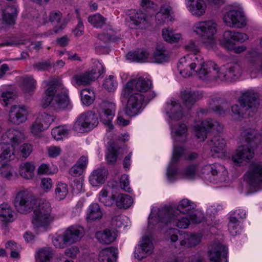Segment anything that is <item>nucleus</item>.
Returning a JSON list of instances; mask_svg holds the SVG:
<instances>
[{"instance_id": "2eb2a0df", "label": "nucleus", "mask_w": 262, "mask_h": 262, "mask_svg": "<svg viewBox=\"0 0 262 262\" xmlns=\"http://www.w3.org/2000/svg\"><path fill=\"white\" fill-rule=\"evenodd\" d=\"M151 86V82L150 80L140 77L138 79H133L126 83L123 89L121 95L125 98L127 97L135 90L139 92H145L149 90Z\"/></svg>"}, {"instance_id": "a18cd8bd", "label": "nucleus", "mask_w": 262, "mask_h": 262, "mask_svg": "<svg viewBox=\"0 0 262 262\" xmlns=\"http://www.w3.org/2000/svg\"><path fill=\"white\" fill-rule=\"evenodd\" d=\"M226 144L225 140L220 136H214L209 142L211 151L215 153L222 152Z\"/></svg>"}, {"instance_id": "13d9d810", "label": "nucleus", "mask_w": 262, "mask_h": 262, "mask_svg": "<svg viewBox=\"0 0 262 262\" xmlns=\"http://www.w3.org/2000/svg\"><path fill=\"white\" fill-rule=\"evenodd\" d=\"M36 81L32 76H26L23 80V88L27 93H31L36 89Z\"/></svg>"}, {"instance_id": "37998d69", "label": "nucleus", "mask_w": 262, "mask_h": 262, "mask_svg": "<svg viewBox=\"0 0 262 262\" xmlns=\"http://www.w3.org/2000/svg\"><path fill=\"white\" fill-rule=\"evenodd\" d=\"M247 57L249 58V70L251 72L259 71L261 73L262 76V61L258 68H255L256 62L259 59V54L258 52L252 49L247 53Z\"/></svg>"}, {"instance_id": "cd10ccee", "label": "nucleus", "mask_w": 262, "mask_h": 262, "mask_svg": "<svg viewBox=\"0 0 262 262\" xmlns=\"http://www.w3.org/2000/svg\"><path fill=\"white\" fill-rule=\"evenodd\" d=\"M28 112L24 107L13 105L9 112V121L14 124L19 125L27 119Z\"/></svg>"}, {"instance_id": "7ed1b4c3", "label": "nucleus", "mask_w": 262, "mask_h": 262, "mask_svg": "<svg viewBox=\"0 0 262 262\" xmlns=\"http://www.w3.org/2000/svg\"><path fill=\"white\" fill-rule=\"evenodd\" d=\"M51 204L48 201L41 200L37 208L33 212L32 224L33 228L37 231H46L49 225L55 219V215L51 213Z\"/></svg>"}, {"instance_id": "e2e57ef3", "label": "nucleus", "mask_w": 262, "mask_h": 262, "mask_svg": "<svg viewBox=\"0 0 262 262\" xmlns=\"http://www.w3.org/2000/svg\"><path fill=\"white\" fill-rule=\"evenodd\" d=\"M239 221L235 219L234 217H230L228 224V230L231 234L235 236L241 232V227L239 226Z\"/></svg>"}, {"instance_id": "aec40b11", "label": "nucleus", "mask_w": 262, "mask_h": 262, "mask_svg": "<svg viewBox=\"0 0 262 262\" xmlns=\"http://www.w3.org/2000/svg\"><path fill=\"white\" fill-rule=\"evenodd\" d=\"M246 177L250 186L256 187L262 183V163H252L247 171Z\"/></svg>"}, {"instance_id": "c03bdc74", "label": "nucleus", "mask_w": 262, "mask_h": 262, "mask_svg": "<svg viewBox=\"0 0 262 262\" xmlns=\"http://www.w3.org/2000/svg\"><path fill=\"white\" fill-rule=\"evenodd\" d=\"M171 7L168 5H163L161 7L160 10L156 16L155 19L157 24L159 25H162L167 21L170 15Z\"/></svg>"}, {"instance_id": "dca6fc26", "label": "nucleus", "mask_w": 262, "mask_h": 262, "mask_svg": "<svg viewBox=\"0 0 262 262\" xmlns=\"http://www.w3.org/2000/svg\"><path fill=\"white\" fill-rule=\"evenodd\" d=\"M116 104L114 102L103 101L99 105L97 112L99 115L101 121L107 125L108 130L113 128L112 120L115 116Z\"/></svg>"}, {"instance_id": "79ce46f5", "label": "nucleus", "mask_w": 262, "mask_h": 262, "mask_svg": "<svg viewBox=\"0 0 262 262\" xmlns=\"http://www.w3.org/2000/svg\"><path fill=\"white\" fill-rule=\"evenodd\" d=\"M149 52L143 49H138L134 52H129L127 58L132 61L146 62L149 57Z\"/></svg>"}, {"instance_id": "6e6552de", "label": "nucleus", "mask_w": 262, "mask_h": 262, "mask_svg": "<svg viewBox=\"0 0 262 262\" xmlns=\"http://www.w3.org/2000/svg\"><path fill=\"white\" fill-rule=\"evenodd\" d=\"M36 203V200L33 193L26 189L18 191L14 200L16 210L21 214L30 212Z\"/></svg>"}, {"instance_id": "72a5a7b5", "label": "nucleus", "mask_w": 262, "mask_h": 262, "mask_svg": "<svg viewBox=\"0 0 262 262\" xmlns=\"http://www.w3.org/2000/svg\"><path fill=\"white\" fill-rule=\"evenodd\" d=\"M118 257V249L110 247L103 249L99 254L100 262H116Z\"/></svg>"}, {"instance_id": "c9c22d12", "label": "nucleus", "mask_w": 262, "mask_h": 262, "mask_svg": "<svg viewBox=\"0 0 262 262\" xmlns=\"http://www.w3.org/2000/svg\"><path fill=\"white\" fill-rule=\"evenodd\" d=\"M202 95L199 92H192L184 91L182 92L181 98L186 107L190 109L195 102L202 98Z\"/></svg>"}, {"instance_id": "09e8293b", "label": "nucleus", "mask_w": 262, "mask_h": 262, "mask_svg": "<svg viewBox=\"0 0 262 262\" xmlns=\"http://www.w3.org/2000/svg\"><path fill=\"white\" fill-rule=\"evenodd\" d=\"M169 57L167 52L162 46L159 45L157 47L156 51L153 54L154 62L161 63L168 60Z\"/></svg>"}, {"instance_id": "8fccbe9b", "label": "nucleus", "mask_w": 262, "mask_h": 262, "mask_svg": "<svg viewBox=\"0 0 262 262\" xmlns=\"http://www.w3.org/2000/svg\"><path fill=\"white\" fill-rule=\"evenodd\" d=\"M187 128L185 124H180L172 128V132L176 135L175 140L177 142H184L186 140Z\"/></svg>"}, {"instance_id": "39448f33", "label": "nucleus", "mask_w": 262, "mask_h": 262, "mask_svg": "<svg viewBox=\"0 0 262 262\" xmlns=\"http://www.w3.org/2000/svg\"><path fill=\"white\" fill-rule=\"evenodd\" d=\"M248 39V36L245 33L228 30L225 31L223 38L220 40V43L227 50L233 51L236 54H239L245 51L247 48L244 45L235 47V42L242 43Z\"/></svg>"}, {"instance_id": "4d7b16f0", "label": "nucleus", "mask_w": 262, "mask_h": 262, "mask_svg": "<svg viewBox=\"0 0 262 262\" xmlns=\"http://www.w3.org/2000/svg\"><path fill=\"white\" fill-rule=\"evenodd\" d=\"M68 193V187L66 183H58L55 190V198L60 201L63 200Z\"/></svg>"}, {"instance_id": "f8f14e48", "label": "nucleus", "mask_w": 262, "mask_h": 262, "mask_svg": "<svg viewBox=\"0 0 262 262\" xmlns=\"http://www.w3.org/2000/svg\"><path fill=\"white\" fill-rule=\"evenodd\" d=\"M98 123L96 115L92 111H88L77 117L74 127L77 131L88 132L96 127Z\"/></svg>"}, {"instance_id": "f704fd0d", "label": "nucleus", "mask_w": 262, "mask_h": 262, "mask_svg": "<svg viewBox=\"0 0 262 262\" xmlns=\"http://www.w3.org/2000/svg\"><path fill=\"white\" fill-rule=\"evenodd\" d=\"M180 234V245L184 247L195 246L200 243L201 240V236L199 234H189L186 232H184L183 234Z\"/></svg>"}, {"instance_id": "c756f323", "label": "nucleus", "mask_w": 262, "mask_h": 262, "mask_svg": "<svg viewBox=\"0 0 262 262\" xmlns=\"http://www.w3.org/2000/svg\"><path fill=\"white\" fill-rule=\"evenodd\" d=\"M108 174L107 170L104 168H99L94 170L89 177V181L93 186H98L103 184Z\"/></svg>"}, {"instance_id": "5fc2aeb1", "label": "nucleus", "mask_w": 262, "mask_h": 262, "mask_svg": "<svg viewBox=\"0 0 262 262\" xmlns=\"http://www.w3.org/2000/svg\"><path fill=\"white\" fill-rule=\"evenodd\" d=\"M54 116L51 114L42 113L38 114L36 120H37V122H40L42 124L44 128L47 129L54 121Z\"/></svg>"}, {"instance_id": "58836bf2", "label": "nucleus", "mask_w": 262, "mask_h": 262, "mask_svg": "<svg viewBox=\"0 0 262 262\" xmlns=\"http://www.w3.org/2000/svg\"><path fill=\"white\" fill-rule=\"evenodd\" d=\"M14 147L3 141L0 143V162L4 160H11L14 157Z\"/></svg>"}, {"instance_id": "f3484780", "label": "nucleus", "mask_w": 262, "mask_h": 262, "mask_svg": "<svg viewBox=\"0 0 262 262\" xmlns=\"http://www.w3.org/2000/svg\"><path fill=\"white\" fill-rule=\"evenodd\" d=\"M127 98L128 100L125 114L129 117H134L140 114L142 110L144 96L139 93L133 92Z\"/></svg>"}, {"instance_id": "ddd939ff", "label": "nucleus", "mask_w": 262, "mask_h": 262, "mask_svg": "<svg viewBox=\"0 0 262 262\" xmlns=\"http://www.w3.org/2000/svg\"><path fill=\"white\" fill-rule=\"evenodd\" d=\"M230 104L220 97L211 98L206 109H201L200 112L202 114L214 113L219 116H224L229 114Z\"/></svg>"}, {"instance_id": "20e7f679", "label": "nucleus", "mask_w": 262, "mask_h": 262, "mask_svg": "<svg viewBox=\"0 0 262 262\" xmlns=\"http://www.w3.org/2000/svg\"><path fill=\"white\" fill-rule=\"evenodd\" d=\"M257 95L253 91H247L238 99L239 105L235 104L231 107L234 115L238 117L252 116L256 112L258 105Z\"/></svg>"}, {"instance_id": "9d476101", "label": "nucleus", "mask_w": 262, "mask_h": 262, "mask_svg": "<svg viewBox=\"0 0 262 262\" xmlns=\"http://www.w3.org/2000/svg\"><path fill=\"white\" fill-rule=\"evenodd\" d=\"M202 172L206 174L205 178L212 183L225 182L228 177V171L226 168L219 163L205 166Z\"/></svg>"}, {"instance_id": "b1692460", "label": "nucleus", "mask_w": 262, "mask_h": 262, "mask_svg": "<svg viewBox=\"0 0 262 262\" xmlns=\"http://www.w3.org/2000/svg\"><path fill=\"white\" fill-rule=\"evenodd\" d=\"M227 248L220 243H214L209 251L211 262H227Z\"/></svg>"}, {"instance_id": "a878e982", "label": "nucleus", "mask_w": 262, "mask_h": 262, "mask_svg": "<svg viewBox=\"0 0 262 262\" xmlns=\"http://www.w3.org/2000/svg\"><path fill=\"white\" fill-rule=\"evenodd\" d=\"M25 136L23 130L16 128L8 129L2 136V141L9 143L13 146L19 144L25 139Z\"/></svg>"}, {"instance_id": "bf43d9fd", "label": "nucleus", "mask_w": 262, "mask_h": 262, "mask_svg": "<svg viewBox=\"0 0 262 262\" xmlns=\"http://www.w3.org/2000/svg\"><path fill=\"white\" fill-rule=\"evenodd\" d=\"M115 196L112 194L108 195V192L105 189H102L99 193V201L102 203L105 206H111L115 201Z\"/></svg>"}, {"instance_id": "4468645a", "label": "nucleus", "mask_w": 262, "mask_h": 262, "mask_svg": "<svg viewBox=\"0 0 262 262\" xmlns=\"http://www.w3.org/2000/svg\"><path fill=\"white\" fill-rule=\"evenodd\" d=\"M223 126L219 122L211 119H206L200 124L195 126V136L200 141H203L207 137V133L209 130H216L221 132Z\"/></svg>"}, {"instance_id": "393cba45", "label": "nucleus", "mask_w": 262, "mask_h": 262, "mask_svg": "<svg viewBox=\"0 0 262 262\" xmlns=\"http://www.w3.org/2000/svg\"><path fill=\"white\" fill-rule=\"evenodd\" d=\"M165 112L170 119L173 120H179L183 116V108L179 102L174 99L166 102Z\"/></svg>"}, {"instance_id": "473e14b6", "label": "nucleus", "mask_w": 262, "mask_h": 262, "mask_svg": "<svg viewBox=\"0 0 262 262\" xmlns=\"http://www.w3.org/2000/svg\"><path fill=\"white\" fill-rule=\"evenodd\" d=\"M14 213V212L9 204L6 203L0 204V220L5 227L7 224L13 221Z\"/></svg>"}, {"instance_id": "a19ab883", "label": "nucleus", "mask_w": 262, "mask_h": 262, "mask_svg": "<svg viewBox=\"0 0 262 262\" xmlns=\"http://www.w3.org/2000/svg\"><path fill=\"white\" fill-rule=\"evenodd\" d=\"M35 168V166L33 162H26L23 163L19 166V174L25 179H32L34 175Z\"/></svg>"}, {"instance_id": "052dcab7", "label": "nucleus", "mask_w": 262, "mask_h": 262, "mask_svg": "<svg viewBox=\"0 0 262 262\" xmlns=\"http://www.w3.org/2000/svg\"><path fill=\"white\" fill-rule=\"evenodd\" d=\"M241 137L242 140L251 145L252 142H255L256 132L251 129H247L241 133Z\"/></svg>"}, {"instance_id": "de8ad7c7", "label": "nucleus", "mask_w": 262, "mask_h": 262, "mask_svg": "<svg viewBox=\"0 0 262 262\" xmlns=\"http://www.w3.org/2000/svg\"><path fill=\"white\" fill-rule=\"evenodd\" d=\"M116 205L119 208L127 209L133 203L132 198L126 194H119L116 198Z\"/></svg>"}, {"instance_id": "2f4dec72", "label": "nucleus", "mask_w": 262, "mask_h": 262, "mask_svg": "<svg viewBox=\"0 0 262 262\" xmlns=\"http://www.w3.org/2000/svg\"><path fill=\"white\" fill-rule=\"evenodd\" d=\"M187 6L192 15L195 16L203 15L206 10V5L202 0H187Z\"/></svg>"}, {"instance_id": "69168bd1", "label": "nucleus", "mask_w": 262, "mask_h": 262, "mask_svg": "<svg viewBox=\"0 0 262 262\" xmlns=\"http://www.w3.org/2000/svg\"><path fill=\"white\" fill-rule=\"evenodd\" d=\"M0 174L2 177L7 180H12L15 177L12 168L8 165L2 166L0 168Z\"/></svg>"}, {"instance_id": "49530a36", "label": "nucleus", "mask_w": 262, "mask_h": 262, "mask_svg": "<svg viewBox=\"0 0 262 262\" xmlns=\"http://www.w3.org/2000/svg\"><path fill=\"white\" fill-rule=\"evenodd\" d=\"M102 216L101 208L97 203L91 204L88 209L86 219L89 221L100 220Z\"/></svg>"}, {"instance_id": "c85d7f7f", "label": "nucleus", "mask_w": 262, "mask_h": 262, "mask_svg": "<svg viewBox=\"0 0 262 262\" xmlns=\"http://www.w3.org/2000/svg\"><path fill=\"white\" fill-rule=\"evenodd\" d=\"M83 235L84 229L80 226L70 227L63 233L65 242L68 245H71L79 241Z\"/></svg>"}, {"instance_id": "5701e85b", "label": "nucleus", "mask_w": 262, "mask_h": 262, "mask_svg": "<svg viewBox=\"0 0 262 262\" xmlns=\"http://www.w3.org/2000/svg\"><path fill=\"white\" fill-rule=\"evenodd\" d=\"M253 156L254 151L250 145H242L238 147L232 156V160L235 163L241 164L244 161L249 162Z\"/></svg>"}, {"instance_id": "f257e3e1", "label": "nucleus", "mask_w": 262, "mask_h": 262, "mask_svg": "<svg viewBox=\"0 0 262 262\" xmlns=\"http://www.w3.org/2000/svg\"><path fill=\"white\" fill-rule=\"evenodd\" d=\"M216 63L212 61L204 62L202 56L197 54H188L181 58L178 64L180 74L183 77L190 76L191 74L188 71H194L198 74L199 78L203 80L213 81L216 73Z\"/></svg>"}, {"instance_id": "0eeeda50", "label": "nucleus", "mask_w": 262, "mask_h": 262, "mask_svg": "<svg viewBox=\"0 0 262 262\" xmlns=\"http://www.w3.org/2000/svg\"><path fill=\"white\" fill-rule=\"evenodd\" d=\"M215 71L216 73L214 76V80L231 81L237 78L241 74L242 70L239 61L229 62L221 68L216 64Z\"/></svg>"}, {"instance_id": "6e6d98bb", "label": "nucleus", "mask_w": 262, "mask_h": 262, "mask_svg": "<svg viewBox=\"0 0 262 262\" xmlns=\"http://www.w3.org/2000/svg\"><path fill=\"white\" fill-rule=\"evenodd\" d=\"M106 20V18L104 17L99 13L94 14L88 17L89 22L94 27L97 28H102L103 26L105 24Z\"/></svg>"}, {"instance_id": "f03ea898", "label": "nucleus", "mask_w": 262, "mask_h": 262, "mask_svg": "<svg viewBox=\"0 0 262 262\" xmlns=\"http://www.w3.org/2000/svg\"><path fill=\"white\" fill-rule=\"evenodd\" d=\"M49 87L45 91V96L42 99V106L44 108L50 106L54 110H60L70 107V100L66 93H57L55 81H51Z\"/></svg>"}, {"instance_id": "3c124183", "label": "nucleus", "mask_w": 262, "mask_h": 262, "mask_svg": "<svg viewBox=\"0 0 262 262\" xmlns=\"http://www.w3.org/2000/svg\"><path fill=\"white\" fill-rule=\"evenodd\" d=\"M53 253L51 248H44L38 251L36 258L39 262H51Z\"/></svg>"}, {"instance_id": "4be33fe9", "label": "nucleus", "mask_w": 262, "mask_h": 262, "mask_svg": "<svg viewBox=\"0 0 262 262\" xmlns=\"http://www.w3.org/2000/svg\"><path fill=\"white\" fill-rule=\"evenodd\" d=\"M153 249L154 245L150 238L148 236H144L136 247L134 252L135 257L141 260L150 255Z\"/></svg>"}, {"instance_id": "603ef678", "label": "nucleus", "mask_w": 262, "mask_h": 262, "mask_svg": "<svg viewBox=\"0 0 262 262\" xmlns=\"http://www.w3.org/2000/svg\"><path fill=\"white\" fill-rule=\"evenodd\" d=\"M80 95L82 103L87 106L91 105L95 99L94 92L89 89H83Z\"/></svg>"}, {"instance_id": "774afa93", "label": "nucleus", "mask_w": 262, "mask_h": 262, "mask_svg": "<svg viewBox=\"0 0 262 262\" xmlns=\"http://www.w3.org/2000/svg\"><path fill=\"white\" fill-rule=\"evenodd\" d=\"M126 216L123 215H117L113 216L111 221V226L114 228H119L124 226V221Z\"/></svg>"}, {"instance_id": "7c9ffc66", "label": "nucleus", "mask_w": 262, "mask_h": 262, "mask_svg": "<svg viewBox=\"0 0 262 262\" xmlns=\"http://www.w3.org/2000/svg\"><path fill=\"white\" fill-rule=\"evenodd\" d=\"M17 15V10L13 6H7L3 11L2 24L5 26H11L15 23Z\"/></svg>"}, {"instance_id": "338daca9", "label": "nucleus", "mask_w": 262, "mask_h": 262, "mask_svg": "<svg viewBox=\"0 0 262 262\" xmlns=\"http://www.w3.org/2000/svg\"><path fill=\"white\" fill-rule=\"evenodd\" d=\"M93 69L90 70L92 73L97 75V78L104 72V68L102 64L97 60L93 59Z\"/></svg>"}, {"instance_id": "a211bd4d", "label": "nucleus", "mask_w": 262, "mask_h": 262, "mask_svg": "<svg viewBox=\"0 0 262 262\" xmlns=\"http://www.w3.org/2000/svg\"><path fill=\"white\" fill-rule=\"evenodd\" d=\"M71 17L69 15L62 18V14L59 11H53L50 12L49 19L50 22L54 26L53 29L50 30L45 33L47 36L57 34L61 31L66 27Z\"/></svg>"}, {"instance_id": "423d86ee", "label": "nucleus", "mask_w": 262, "mask_h": 262, "mask_svg": "<svg viewBox=\"0 0 262 262\" xmlns=\"http://www.w3.org/2000/svg\"><path fill=\"white\" fill-rule=\"evenodd\" d=\"M157 220L160 224H164L167 226L172 225L182 229L187 228L190 223V220L187 217L177 219L173 210L169 207H165L159 210Z\"/></svg>"}, {"instance_id": "e433bc0d", "label": "nucleus", "mask_w": 262, "mask_h": 262, "mask_svg": "<svg viewBox=\"0 0 262 262\" xmlns=\"http://www.w3.org/2000/svg\"><path fill=\"white\" fill-rule=\"evenodd\" d=\"M116 231L106 229L103 231H98L95 234V237L100 243L105 244H110L116 238Z\"/></svg>"}, {"instance_id": "680f3d73", "label": "nucleus", "mask_w": 262, "mask_h": 262, "mask_svg": "<svg viewBox=\"0 0 262 262\" xmlns=\"http://www.w3.org/2000/svg\"><path fill=\"white\" fill-rule=\"evenodd\" d=\"M162 36L165 41L170 43L178 42L181 38L180 34H174L168 29L162 30Z\"/></svg>"}, {"instance_id": "6ab92c4d", "label": "nucleus", "mask_w": 262, "mask_h": 262, "mask_svg": "<svg viewBox=\"0 0 262 262\" xmlns=\"http://www.w3.org/2000/svg\"><path fill=\"white\" fill-rule=\"evenodd\" d=\"M127 25L131 29L144 28L148 22L146 14L140 11L130 10L125 18Z\"/></svg>"}, {"instance_id": "4c0bfd02", "label": "nucleus", "mask_w": 262, "mask_h": 262, "mask_svg": "<svg viewBox=\"0 0 262 262\" xmlns=\"http://www.w3.org/2000/svg\"><path fill=\"white\" fill-rule=\"evenodd\" d=\"M97 79V75L93 74L90 70L77 74L73 77V79L78 85H85L90 84Z\"/></svg>"}, {"instance_id": "0e129e2a", "label": "nucleus", "mask_w": 262, "mask_h": 262, "mask_svg": "<svg viewBox=\"0 0 262 262\" xmlns=\"http://www.w3.org/2000/svg\"><path fill=\"white\" fill-rule=\"evenodd\" d=\"M183 176L187 179H193L197 174V165L191 164L187 166L182 172Z\"/></svg>"}, {"instance_id": "bb28decb", "label": "nucleus", "mask_w": 262, "mask_h": 262, "mask_svg": "<svg viewBox=\"0 0 262 262\" xmlns=\"http://www.w3.org/2000/svg\"><path fill=\"white\" fill-rule=\"evenodd\" d=\"M184 149L181 147L174 146L173 150L172 157L171 162L167 169V176L168 180L172 182L174 180L173 178L178 173V169L175 164L179 161L180 157L184 153Z\"/></svg>"}, {"instance_id": "1a4fd4ad", "label": "nucleus", "mask_w": 262, "mask_h": 262, "mask_svg": "<svg viewBox=\"0 0 262 262\" xmlns=\"http://www.w3.org/2000/svg\"><path fill=\"white\" fill-rule=\"evenodd\" d=\"M194 32L200 36L204 43H213V36L216 32V24L212 20L200 21L193 27Z\"/></svg>"}, {"instance_id": "ea45409f", "label": "nucleus", "mask_w": 262, "mask_h": 262, "mask_svg": "<svg viewBox=\"0 0 262 262\" xmlns=\"http://www.w3.org/2000/svg\"><path fill=\"white\" fill-rule=\"evenodd\" d=\"M88 157L81 156L69 170L70 174L74 177L80 176L86 168L88 164Z\"/></svg>"}, {"instance_id": "412c9836", "label": "nucleus", "mask_w": 262, "mask_h": 262, "mask_svg": "<svg viewBox=\"0 0 262 262\" xmlns=\"http://www.w3.org/2000/svg\"><path fill=\"white\" fill-rule=\"evenodd\" d=\"M98 42L95 44V49L99 51L101 49L105 48L106 44L110 41H117L120 38L116 36V32L111 25H108L104 31L98 34Z\"/></svg>"}, {"instance_id": "864d4df0", "label": "nucleus", "mask_w": 262, "mask_h": 262, "mask_svg": "<svg viewBox=\"0 0 262 262\" xmlns=\"http://www.w3.org/2000/svg\"><path fill=\"white\" fill-rule=\"evenodd\" d=\"M196 205L187 199L182 200L177 206V209L182 213H187L188 211L194 209Z\"/></svg>"}, {"instance_id": "9b49d317", "label": "nucleus", "mask_w": 262, "mask_h": 262, "mask_svg": "<svg viewBox=\"0 0 262 262\" xmlns=\"http://www.w3.org/2000/svg\"><path fill=\"white\" fill-rule=\"evenodd\" d=\"M223 21L227 26L232 28H242L247 24L245 15L240 7L227 11L224 15Z\"/></svg>"}]
</instances>
